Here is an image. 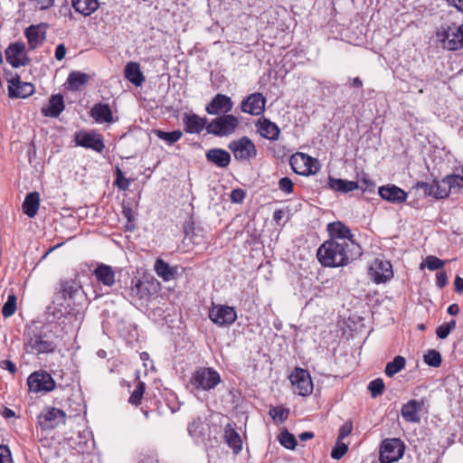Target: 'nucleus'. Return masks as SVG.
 Returning <instances> with one entry per match:
<instances>
[{
  "instance_id": "f257e3e1",
  "label": "nucleus",
  "mask_w": 463,
  "mask_h": 463,
  "mask_svg": "<svg viewBox=\"0 0 463 463\" xmlns=\"http://www.w3.org/2000/svg\"><path fill=\"white\" fill-rule=\"evenodd\" d=\"M362 254L358 243L343 244L335 241H325L317 250V256L325 267H341L347 265Z\"/></svg>"
},
{
  "instance_id": "f03ea898",
  "label": "nucleus",
  "mask_w": 463,
  "mask_h": 463,
  "mask_svg": "<svg viewBox=\"0 0 463 463\" xmlns=\"http://www.w3.org/2000/svg\"><path fill=\"white\" fill-rule=\"evenodd\" d=\"M24 348L33 354L52 353L56 348L50 326H31L24 334Z\"/></svg>"
},
{
  "instance_id": "7ed1b4c3",
  "label": "nucleus",
  "mask_w": 463,
  "mask_h": 463,
  "mask_svg": "<svg viewBox=\"0 0 463 463\" xmlns=\"http://www.w3.org/2000/svg\"><path fill=\"white\" fill-rule=\"evenodd\" d=\"M220 373L212 367H199L192 374L189 383L193 390L211 391L221 383Z\"/></svg>"
},
{
  "instance_id": "20e7f679",
  "label": "nucleus",
  "mask_w": 463,
  "mask_h": 463,
  "mask_svg": "<svg viewBox=\"0 0 463 463\" xmlns=\"http://www.w3.org/2000/svg\"><path fill=\"white\" fill-rule=\"evenodd\" d=\"M445 49L458 51L463 47V24L441 26L436 33Z\"/></svg>"
},
{
  "instance_id": "39448f33",
  "label": "nucleus",
  "mask_w": 463,
  "mask_h": 463,
  "mask_svg": "<svg viewBox=\"0 0 463 463\" xmlns=\"http://www.w3.org/2000/svg\"><path fill=\"white\" fill-rule=\"evenodd\" d=\"M239 125L238 118L230 114L222 115L208 123L206 130L208 133L217 137H224L232 134Z\"/></svg>"
},
{
  "instance_id": "423d86ee",
  "label": "nucleus",
  "mask_w": 463,
  "mask_h": 463,
  "mask_svg": "<svg viewBox=\"0 0 463 463\" xmlns=\"http://www.w3.org/2000/svg\"><path fill=\"white\" fill-rule=\"evenodd\" d=\"M228 148L239 161H250L257 156L255 144L248 137H241L229 143Z\"/></svg>"
},
{
  "instance_id": "0eeeda50",
  "label": "nucleus",
  "mask_w": 463,
  "mask_h": 463,
  "mask_svg": "<svg viewBox=\"0 0 463 463\" xmlns=\"http://www.w3.org/2000/svg\"><path fill=\"white\" fill-rule=\"evenodd\" d=\"M404 444L400 439H386L380 447L379 460L381 463H393L404 454Z\"/></svg>"
},
{
  "instance_id": "6e6552de",
  "label": "nucleus",
  "mask_w": 463,
  "mask_h": 463,
  "mask_svg": "<svg viewBox=\"0 0 463 463\" xmlns=\"http://www.w3.org/2000/svg\"><path fill=\"white\" fill-rule=\"evenodd\" d=\"M292 170L300 175L316 174L319 170V164L316 158L303 153H296L289 160Z\"/></svg>"
},
{
  "instance_id": "1a4fd4ad",
  "label": "nucleus",
  "mask_w": 463,
  "mask_h": 463,
  "mask_svg": "<svg viewBox=\"0 0 463 463\" xmlns=\"http://www.w3.org/2000/svg\"><path fill=\"white\" fill-rule=\"evenodd\" d=\"M66 413L55 407H45L38 416V423L42 430H50L60 424H64Z\"/></svg>"
},
{
  "instance_id": "9d476101",
  "label": "nucleus",
  "mask_w": 463,
  "mask_h": 463,
  "mask_svg": "<svg viewBox=\"0 0 463 463\" xmlns=\"http://www.w3.org/2000/svg\"><path fill=\"white\" fill-rule=\"evenodd\" d=\"M294 392L301 396H307L313 391V383L309 373L302 368H295L289 376Z\"/></svg>"
},
{
  "instance_id": "9b49d317",
  "label": "nucleus",
  "mask_w": 463,
  "mask_h": 463,
  "mask_svg": "<svg viewBox=\"0 0 463 463\" xmlns=\"http://www.w3.org/2000/svg\"><path fill=\"white\" fill-rule=\"evenodd\" d=\"M30 392H48L55 388V382L52 375L46 372H34L27 379Z\"/></svg>"
},
{
  "instance_id": "f8f14e48",
  "label": "nucleus",
  "mask_w": 463,
  "mask_h": 463,
  "mask_svg": "<svg viewBox=\"0 0 463 463\" xmlns=\"http://www.w3.org/2000/svg\"><path fill=\"white\" fill-rule=\"evenodd\" d=\"M5 59L14 68L25 66L29 62L25 44L22 42L11 43L5 50Z\"/></svg>"
},
{
  "instance_id": "ddd939ff",
  "label": "nucleus",
  "mask_w": 463,
  "mask_h": 463,
  "mask_svg": "<svg viewBox=\"0 0 463 463\" xmlns=\"http://www.w3.org/2000/svg\"><path fill=\"white\" fill-rule=\"evenodd\" d=\"M211 320L218 326H230L237 319L235 309L229 306H213L209 313Z\"/></svg>"
},
{
  "instance_id": "4468645a",
  "label": "nucleus",
  "mask_w": 463,
  "mask_h": 463,
  "mask_svg": "<svg viewBox=\"0 0 463 463\" xmlns=\"http://www.w3.org/2000/svg\"><path fill=\"white\" fill-rule=\"evenodd\" d=\"M370 275L376 283L386 282L393 276L390 261L376 258L369 268Z\"/></svg>"
},
{
  "instance_id": "2eb2a0df",
  "label": "nucleus",
  "mask_w": 463,
  "mask_h": 463,
  "mask_svg": "<svg viewBox=\"0 0 463 463\" xmlns=\"http://www.w3.org/2000/svg\"><path fill=\"white\" fill-rule=\"evenodd\" d=\"M72 301L66 300L64 297L56 293L54 298L52 300V305L47 307V312L49 315L53 317V319H61L62 317H67L69 316H72Z\"/></svg>"
},
{
  "instance_id": "dca6fc26",
  "label": "nucleus",
  "mask_w": 463,
  "mask_h": 463,
  "mask_svg": "<svg viewBox=\"0 0 463 463\" xmlns=\"http://www.w3.org/2000/svg\"><path fill=\"white\" fill-rule=\"evenodd\" d=\"M265 104V97L260 92H255L249 95L244 100H242L241 109L244 113L259 116L263 113Z\"/></svg>"
},
{
  "instance_id": "f3484780",
  "label": "nucleus",
  "mask_w": 463,
  "mask_h": 463,
  "mask_svg": "<svg viewBox=\"0 0 463 463\" xmlns=\"http://www.w3.org/2000/svg\"><path fill=\"white\" fill-rule=\"evenodd\" d=\"M327 231L331 236L329 241H335L343 244L357 243L353 239L351 230L341 222H331L327 225Z\"/></svg>"
},
{
  "instance_id": "a211bd4d",
  "label": "nucleus",
  "mask_w": 463,
  "mask_h": 463,
  "mask_svg": "<svg viewBox=\"0 0 463 463\" xmlns=\"http://www.w3.org/2000/svg\"><path fill=\"white\" fill-rule=\"evenodd\" d=\"M8 92L12 99H25L34 92V86L20 80L19 76L8 80Z\"/></svg>"
},
{
  "instance_id": "6ab92c4d",
  "label": "nucleus",
  "mask_w": 463,
  "mask_h": 463,
  "mask_svg": "<svg viewBox=\"0 0 463 463\" xmlns=\"http://www.w3.org/2000/svg\"><path fill=\"white\" fill-rule=\"evenodd\" d=\"M75 142L78 146L90 148L96 152H101L104 144L99 134L94 132H79L75 136Z\"/></svg>"
},
{
  "instance_id": "aec40b11",
  "label": "nucleus",
  "mask_w": 463,
  "mask_h": 463,
  "mask_svg": "<svg viewBox=\"0 0 463 463\" xmlns=\"http://www.w3.org/2000/svg\"><path fill=\"white\" fill-rule=\"evenodd\" d=\"M233 103L230 97L217 94L206 106L205 110L210 115H226L232 109Z\"/></svg>"
},
{
  "instance_id": "412c9836",
  "label": "nucleus",
  "mask_w": 463,
  "mask_h": 463,
  "mask_svg": "<svg viewBox=\"0 0 463 463\" xmlns=\"http://www.w3.org/2000/svg\"><path fill=\"white\" fill-rule=\"evenodd\" d=\"M423 405V400H410L402 405L401 414L407 422L419 423Z\"/></svg>"
},
{
  "instance_id": "4be33fe9",
  "label": "nucleus",
  "mask_w": 463,
  "mask_h": 463,
  "mask_svg": "<svg viewBox=\"0 0 463 463\" xmlns=\"http://www.w3.org/2000/svg\"><path fill=\"white\" fill-rule=\"evenodd\" d=\"M46 24H40L38 25H31L25 30V36L31 49H35L43 44L46 38Z\"/></svg>"
},
{
  "instance_id": "5701e85b",
  "label": "nucleus",
  "mask_w": 463,
  "mask_h": 463,
  "mask_svg": "<svg viewBox=\"0 0 463 463\" xmlns=\"http://www.w3.org/2000/svg\"><path fill=\"white\" fill-rule=\"evenodd\" d=\"M379 194L383 199L392 203H402L408 197L404 190L394 184L380 187Z\"/></svg>"
},
{
  "instance_id": "b1692460",
  "label": "nucleus",
  "mask_w": 463,
  "mask_h": 463,
  "mask_svg": "<svg viewBox=\"0 0 463 463\" xmlns=\"http://www.w3.org/2000/svg\"><path fill=\"white\" fill-rule=\"evenodd\" d=\"M184 130L190 134H199L207 127V119L196 114H184L183 117Z\"/></svg>"
},
{
  "instance_id": "393cba45",
  "label": "nucleus",
  "mask_w": 463,
  "mask_h": 463,
  "mask_svg": "<svg viewBox=\"0 0 463 463\" xmlns=\"http://www.w3.org/2000/svg\"><path fill=\"white\" fill-rule=\"evenodd\" d=\"M65 108L63 97L60 94L52 95L47 106L41 109V112L45 117L57 118Z\"/></svg>"
},
{
  "instance_id": "a878e982",
  "label": "nucleus",
  "mask_w": 463,
  "mask_h": 463,
  "mask_svg": "<svg viewBox=\"0 0 463 463\" xmlns=\"http://www.w3.org/2000/svg\"><path fill=\"white\" fill-rule=\"evenodd\" d=\"M258 131L261 137L269 140H277L279 138L280 130L277 124L271 122L269 119L262 118L257 123Z\"/></svg>"
},
{
  "instance_id": "bb28decb",
  "label": "nucleus",
  "mask_w": 463,
  "mask_h": 463,
  "mask_svg": "<svg viewBox=\"0 0 463 463\" xmlns=\"http://www.w3.org/2000/svg\"><path fill=\"white\" fill-rule=\"evenodd\" d=\"M206 159L221 168H225L231 162V155L222 148H212L206 152Z\"/></svg>"
},
{
  "instance_id": "cd10ccee",
  "label": "nucleus",
  "mask_w": 463,
  "mask_h": 463,
  "mask_svg": "<svg viewBox=\"0 0 463 463\" xmlns=\"http://www.w3.org/2000/svg\"><path fill=\"white\" fill-rule=\"evenodd\" d=\"M57 293L64 297L66 300L72 301V304H74V301L78 297H80L83 294L81 286L73 280L63 282L61 284V290Z\"/></svg>"
},
{
  "instance_id": "c85d7f7f",
  "label": "nucleus",
  "mask_w": 463,
  "mask_h": 463,
  "mask_svg": "<svg viewBox=\"0 0 463 463\" xmlns=\"http://www.w3.org/2000/svg\"><path fill=\"white\" fill-rule=\"evenodd\" d=\"M94 275L98 281L104 286L111 287L115 283V271L106 264H99L94 269Z\"/></svg>"
},
{
  "instance_id": "c756f323",
  "label": "nucleus",
  "mask_w": 463,
  "mask_h": 463,
  "mask_svg": "<svg viewBox=\"0 0 463 463\" xmlns=\"http://www.w3.org/2000/svg\"><path fill=\"white\" fill-rule=\"evenodd\" d=\"M90 115L99 123H110L113 121L112 112L109 104H96L91 109Z\"/></svg>"
},
{
  "instance_id": "7c9ffc66",
  "label": "nucleus",
  "mask_w": 463,
  "mask_h": 463,
  "mask_svg": "<svg viewBox=\"0 0 463 463\" xmlns=\"http://www.w3.org/2000/svg\"><path fill=\"white\" fill-rule=\"evenodd\" d=\"M125 77L135 86L138 87L145 81V77L137 62L130 61L125 67Z\"/></svg>"
},
{
  "instance_id": "2f4dec72",
  "label": "nucleus",
  "mask_w": 463,
  "mask_h": 463,
  "mask_svg": "<svg viewBox=\"0 0 463 463\" xmlns=\"http://www.w3.org/2000/svg\"><path fill=\"white\" fill-rule=\"evenodd\" d=\"M40 205V194L37 192L29 193L23 203V211L28 217L37 214Z\"/></svg>"
},
{
  "instance_id": "473e14b6",
  "label": "nucleus",
  "mask_w": 463,
  "mask_h": 463,
  "mask_svg": "<svg viewBox=\"0 0 463 463\" xmlns=\"http://www.w3.org/2000/svg\"><path fill=\"white\" fill-rule=\"evenodd\" d=\"M76 12L84 16L93 14L99 6V0H71Z\"/></svg>"
},
{
  "instance_id": "72a5a7b5",
  "label": "nucleus",
  "mask_w": 463,
  "mask_h": 463,
  "mask_svg": "<svg viewBox=\"0 0 463 463\" xmlns=\"http://www.w3.org/2000/svg\"><path fill=\"white\" fill-rule=\"evenodd\" d=\"M224 439L230 448L234 453H238L242 449V442L238 432L233 429L231 424L226 425L224 429Z\"/></svg>"
},
{
  "instance_id": "f704fd0d",
  "label": "nucleus",
  "mask_w": 463,
  "mask_h": 463,
  "mask_svg": "<svg viewBox=\"0 0 463 463\" xmlns=\"http://www.w3.org/2000/svg\"><path fill=\"white\" fill-rule=\"evenodd\" d=\"M129 294L133 298L146 300L149 298L150 291L146 283L140 279H134L131 280Z\"/></svg>"
},
{
  "instance_id": "c9c22d12",
  "label": "nucleus",
  "mask_w": 463,
  "mask_h": 463,
  "mask_svg": "<svg viewBox=\"0 0 463 463\" xmlns=\"http://www.w3.org/2000/svg\"><path fill=\"white\" fill-rule=\"evenodd\" d=\"M328 185L332 190L340 193H348L358 188L356 182L332 177L329 178Z\"/></svg>"
},
{
  "instance_id": "e433bc0d",
  "label": "nucleus",
  "mask_w": 463,
  "mask_h": 463,
  "mask_svg": "<svg viewBox=\"0 0 463 463\" xmlns=\"http://www.w3.org/2000/svg\"><path fill=\"white\" fill-rule=\"evenodd\" d=\"M155 271L165 281H169L175 279V275L176 273L175 269L171 268L168 263L161 259L156 260Z\"/></svg>"
},
{
  "instance_id": "4c0bfd02",
  "label": "nucleus",
  "mask_w": 463,
  "mask_h": 463,
  "mask_svg": "<svg viewBox=\"0 0 463 463\" xmlns=\"http://www.w3.org/2000/svg\"><path fill=\"white\" fill-rule=\"evenodd\" d=\"M89 75L80 71H72L67 79L68 88L71 90H78L82 85L89 80Z\"/></svg>"
},
{
  "instance_id": "58836bf2",
  "label": "nucleus",
  "mask_w": 463,
  "mask_h": 463,
  "mask_svg": "<svg viewBox=\"0 0 463 463\" xmlns=\"http://www.w3.org/2000/svg\"><path fill=\"white\" fill-rule=\"evenodd\" d=\"M405 358L402 355H397L392 362L386 364L384 373L388 377H392L401 372L405 367Z\"/></svg>"
},
{
  "instance_id": "ea45409f",
  "label": "nucleus",
  "mask_w": 463,
  "mask_h": 463,
  "mask_svg": "<svg viewBox=\"0 0 463 463\" xmlns=\"http://www.w3.org/2000/svg\"><path fill=\"white\" fill-rule=\"evenodd\" d=\"M155 135L161 140H164L167 145L171 146L177 142L183 136L181 130H175L172 132H165L160 129L155 130Z\"/></svg>"
},
{
  "instance_id": "a19ab883",
  "label": "nucleus",
  "mask_w": 463,
  "mask_h": 463,
  "mask_svg": "<svg viewBox=\"0 0 463 463\" xmlns=\"http://www.w3.org/2000/svg\"><path fill=\"white\" fill-rule=\"evenodd\" d=\"M433 197L437 199H442L449 196L450 190L448 185V183L446 182L445 177L440 181H434L433 182Z\"/></svg>"
},
{
  "instance_id": "79ce46f5",
  "label": "nucleus",
  "mask_w": 463,
  "mask_h": 463,
  "mask_svg": "<svg viewBox=\"0 0 463 463\" xmlns=\"http://www.w3.org/2000/svg\"><path fill=\"white\" fill-rule=\"evenodd\" d=\"M424 362L430 366L439 367L441 364L442 358L438 351L431 349L424 354Z\"/></svg>"
},
{
  "instance_id": "37998d69",
  "label": "nucleus",
  "mask_w": 463,
  "mask_h": 463,
  "mask_svg": "<svg viewBox=\"0 0 463 463\" xmlns=\"http://www.w3.org/2000/svg\"><path fill=\"white\" fill-rule=\"evenodd\" d=\"M450 192L463 189V175H451L445 177Z\"/></svg>"
},
{
  "instance_id": "c03bdc74",
  "label": "nucleus",
  "mask_w": 463,
  "mask_h": 463,
  "mask_svg": "<svg viewBox=\"0 0 463 463\" xmlns=\"http://www.w3.org/2000/svg\"><path fill=\"white\" fill-rule=\"evenodd\" d=\"M146 385L143 382H138L135 390L132 392L128 402L133 405H138L142 400Z\"/></svg>"
},
{
  "instance_id": "a18cd8bd",
  "label": "nucleus",
  "mask_w": 463,
  "mask_h": 463,
  "mask_svg": "<svg viewBox=\"0 0 463 463\" xmlns=\"http://www.w3.org/2000/svg\"><path fill=\"white\" fill-rule=\"evenodd\" d=\"M456 328V321L451 320L448 323H444L438 326L436 329V335L440 339H445L450 334L452 330Z\"/></svg>"
},
{
  "instance_id": "49530a36",
  "label": "nucleus",
  "mask_w": 463,
  "mask_h": 463,
  "mask_svg": "<svg viewBox=\"0 0 463 463\" xmlns=\"http://www.w3.org/2000/svg\"><path fill=\"white\" fill-rule=\"evenodd\" d=\"M16 310V298L14 295H10L4 304L2 314L5 317H9L14 314Z\"/></svg>"
},
{
  "instance_id": "de8ad7c7",
  "label": "nucleus",
  "mask_w": 463,
  "mask_h": 463,
  "mask_svg": "<svg viewBox=\"0 0 463 463\" xmlns=\"http://www.w3.org/2000/svg\"><path fill=\"white\" fill-rule=\"evenodd\" d=\"M368 390L370 391L373 398H376V397L382 395V393L384 390V383H383V379L377 378V379L370 382V383L368 385Z\"/></svg>"
},
{
  "instance_id": "09e8293b",
  "label": "nucleus",
  "mask_w": 463,
  "mask_h": 463,
  "mask_svg": "<svg viewBox=\"0 0 463 463\" xmlns=\"http://www.w3.org/2000/svg\"><path fill=\"white\" fill-rule=\"evenodd\" d=\"M279 442L282 446L288 449H294L297 446V440L294 435L289 433L288 430L281 432Z\"/></svg>"
},
{
  "instance_id": "8fccbe9b",
  "label": "nucleus",
  "mask_w": 463,
  "mask_h": 463,
  "mask_svg": "<svg viewBox=\"0 0 463 463\" xmlns=\"http://www.w3.org/2000/svg\"><path fill=\"white\" fill-rule=\"evenodd\" d=\"M130 184H131V181L129 179L126 178L124 176L122 171L118 167H117L115 185H117L118 189H120L122 191H126L128 189Z\"/></svg>"
},
{
  "instance_id": "3c124183",
  "label": "nucleus",
  "mask_w": 463,
  "mask_h": 463,
  "mask_svg": "<svg viewBox=\"0 0 463 463\" xmlns=\"http://www.w3.org/2000/svg\"><path fill=\"white\" fill-rule=\"evenodd\" d=\"M347 450L348 446L345 443L337 440L335 448L331 451V457L334 459H340L344 457Z\"/></svg>"
},
{
  "instance_id": "603ef678",
  "label": "nucleus",
  "mask_w": 463,
  "mask_h": 463,
  "mask_svg": "<svg viewBox=\"0 0 463 463\" xmlns=\"http://www.w3.org/2000/svg\"><path fill=\"white\" fill-rule=\"evenodd\" d=\"M444 261L435 256H428L425 264L430 270H438L444 266Z\"/></svg>"
},
{
  "instance_id": "864d4df0",
  "label": "nucleus",
  "mask_w": 463,
  "mask_h": 463,
  "mask_svg": "<svg viewBox=\"0 0 463 463\" xmlns=\"http://www.w3.org/2000/svg\"><path fill=\"white\" fill-rule=\"evenodd\" d=\"M353 430V422L351 420H347L345 422L339 429L338 441H342L345 438H346Z\"/></svg>"
},
{
  "instance_id": "5fc2aeb1",
  "label": "nucleus",
  "mask_w": 463,
  "mask_h": 463,
  "mask_svg": "<svg viewBox=\"0 0 463 463\" xmlns=\"http://www.w3.org/2000/svg\"><path fill=\"white\" fill-rule=\"evenodd\" d=\"M269 415L273 419H279L280 421H284L288 418V411L279 407L272 408L269 411Z\"/></svg>"
},
{
  "instance_id": "6e6d98bb",
  "label": "nucleus",
  "mask_w": 463,
  "mask_h": 463,
  "mask_svg": "<svg viewBox=\"0 0 463 463\" xmlns=\"http://www.w3.org/2000/svg\"><path fill=\"white\" fill-rule=\"evenodd\" d=\"M279 187L286 194H290L293 192V182L288 177H282L279 182Z\"/></svg>"
},
{
  "instance_id": "4d7b16f0",
  "label": "nucleus",
  "mask_w": 463,
  "mask_h": 463,
  "mask_svg": "<svg viewBox=\"0 0 463 463\" xmlns=\"http://www.w3.org/2000/svg\"><path fill=\"white\" fill-rule=\"evenodd\" d=\"M414 188L421 189L425 195L433 196V182L430 184L425 182H417L416 184L414 185Z\"/></svg>"
},
{
  "instance_id": "13d9d810",
  "label": "nucleus",
  "mask_w": 463,
  "mask_h": 463,
  "mask_svg": "<svg viewBox=\"0 0 463 463\" xmlns=\"http://www.w3.org/2000/svg\"><path fill=\"white\" fill-rule=\"evenodd\" d=\"M245 192L242 189H234L231 194V200L232 203H241L245 198Z\"/></svg>"
},
{
  "instance_id": "bf43d9fd",
  "label": "nucleus",
  "mask_w": 463,
  "mask_h": 463,
  "mask_svg": "<svg viewBox=\"0 0 463 463\" xmlns=\"http://www.w3.org/2000/svg\"><path fill=\"white\" fill-rule=\"evenodd\" d=\"M12 460L9 449L0 446V463H10Z\"/></svg>"
},
{
  "instance_id": "052dcab7",
  "label": "nucleus",
  "mask_w": 463,
  "mask_h": 463,
  "mask_svg": "<svg viewBox=\"0 0 463 463\" xmlns=\"http://www.w3.org/2000/svg\"><path fill=\"white\" fill-rule=\"evenodd\" d=\"M448 282V277L445 271H439L436 274V285L439 288H443Z\"/></svg>"
},
{
  "instance_id": "680f3d73",
  "label": "nucleus",
  "mask_w": 463,
  "mask_h": 463,
  "mask_svg": "<svg viewBox=\"0 0 463 463\" xmlns=\"http://www.w3.org/2000/svg\"><path fill=\"white\" fill-rule=\"evenodd\" d=\"M66 54V48L64 44H59L55 50V58L58 61H61Z\"/></svg>"
},
{
  "instance_id": "e2e57ef3",
  "label": "nucleus",
  "mask_w": 463,
  "mask_h": 463,
  "mask_svg": "<svg viewBox=\"0 0 463 463\" xmlns=\"http://www.w3.org/2000/svg\"><path fill=\"white\" fill-rule=\"evenodd\" d=\"M54 0H35L36 5L41 10H45L50 8L53 5Z\"/></svg>"
},
{
  "instance_id": "0e129e2a",
  "label": "nucleus",
  "mask_w": 463,
  "mask_h": 463,
  "mask_svg": "<svg viewBox=\"0 0 463 463\" xmlns=\"http://www.w3.org/2000/svg\"><path fill=\"white\" fill-rule=\"evenodd\" d=\"M2 367L7 371H9L11 373H14L16 372V366L15 364L11 362L10 360H4L2 362Z\"/></svg>"
},
{
  "instance_id": "69168bd1",
  "label": "nucleus",
  "mask_w": 463,
  "mask_h": 463,
  "mask_svg": "<svg viewBox=\"0 0 463 463\" xmlns=\"http://www.w3.org/2000/svg\"><path fill=\"white\" fill-rule=\"evenodd\" d=\"M454 285H455V291L457 293L463 292V278L457 276L455 279Z\"/></svg>"
},
{
  "instance_id": "338daca9",
  "label": "nucleus",
  "mask_w": 463,
  "mask_h": 463,
  "mask_svg": "<svg viewBox=\"0 0 463 463\" xmlns=\"http://www.w3.org/2000/svg\"><path fill=\"white\" fill-rule=\"evenodd\" d=\"M124 217L128 220V223H131L134 220L132 209L129 207H125L122 211Z\"/></svg>"
},
{
  "instance_id": "774afa93",
  "label": "nucleus",
  "mask_w": 463,
  "mask_h": 463,
  "mask_svg": "<svg viewBox=\"0 0 463 463\" xmlns=\"http://www.w3.org/2000/svg\"><path fill=\"white\" fill-rule=\"evenodd\" d=\"M449 4L463 13V0H447Z\"/></svg>"
}]
</instances>
